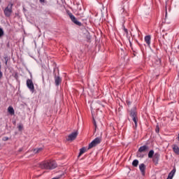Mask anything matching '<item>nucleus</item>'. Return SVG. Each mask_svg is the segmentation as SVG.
I'll return each instance as SVG.
<instances>
[{
    "mask_svg": "<svg viewBox=\"0 0 179 179\" xmlns=\"http://www.w3.org/2000/svg\"><path fill=\"white\" fill-rule=\"evenodd\" d=\"M39 167L46 170H52L57 167V163L55 161H44L39 164Z\"/></svg>",
    "mask_w": 179,
    "mask_h": 179,
    "instance_id": "f257e3e1",
    "label": "nucleus"
},
{
    "mask_svg": "<svg viewBox=\"0 0 179 179\" xmlns=\"http://www.w3.org/2000/svg\"><path fill=\"white\" fill-rule=\"evenodd\" d=\"M12 6H13V4L10 3L4 10V14L7 17H9L12 15Z\"/></svg>",
    "mask_w": 179,
    "mask_h": 179,
    "instance_id": "f03ea898",
    "label": "nucleus"
},
{
    "mask_svg": "<svg viewBox=\"0 0 179 179\" xmlns=\"http://www.w3.org/2000/svg\"><path fill=\"white\" fill-rule=\"evenodd\" d=\"M27 87L29 89L31 93H34V84L33 83V80L31 79L27 80Z\"/></svg>",
    "mask_w": 179,
    "mask_h": 179,
    "instance_id": "7ed1b4c3",
    "label": "nucleus"
},
{
    "mask_svg": "<svg viewBox=\"0 0 179 179\" xmlns=\"http://www.w3.org/2000/svg\"><path fill=\"white\" fill-rule=\"evenodd\" d=\"M69 16L71 22H73V23H74L75 24H77V26H82V22L78 21L75 15H72V13H69Z\"/></svg>",
    "mask_w": 179,
    "mask_h": 179,
    "instance_id": "20e7f679",
    "label": "nucleus"
},
{
    "mask_svg": "<svg viewBox=\"0 0 179 179\" xmlns=\"http://www.w3.org/2000/svg\"><path fill=\"white\" fill-rule=\"evenodd\" d=\"M101 142V139L100 138H96L93 141L90 143L89 145L88 149H92V148H94V146H97L99 143Z\"/></svg>",
    "mask_w": 179,
    "mask_h": 179,
    "instance_id": "39448f33",
    "label": "nucleus"
},
{
    "mask_svg": "<svg viewBox=\"0 0 179 179\" xmlns=\"http://www.w3.org/2000/svg\"><path fill=\"white\" fill-rule=\"evenodd\" d=\"M78 136V132L74 131L69 135L67 138V141H75L76 139V137Z\"/></svg>",
    "mask_w": 179,
    "mask_h": 179,
    "instance_id": "423d86ee",
    "label": "nucleus"
},
{
    "mask_svg": "<svg viewBox=\"0 0 179 179\" xmlns=\"http://www.w3.org/2000/svg\"><path fill=\"white\" fill-rule=\"evenodd\" d=\"M151 40H152V36H150V35H147L144 38V41L146 43V44L148 45V47H150Z\"/></svg>",
    "mask_w": 179,
    "mask_h": 179,
    "instance_id": "0eeeda50",
    "label": "nucleus"
},
{
    "mask_svg": "<svg viewBox=\"0 0 179 179\" xmlns=\"http://www.w3.org/2000/svg\"><path fill=\"white\" fill-rule=\"evenodd\" d=\"M140 171H141V173L143 176H145V170H146V166H145V164H141L139 165Z\"/></svg>",
    "mask_w": 179,
    "mask_h": 179,
    "instance_id": "6e6552de",
    "label": "nucleus"
},
{
    "mask_svg": "<svg viewBox=\"0 0 179 179\" xmlns=\"http://www.w3.org/2000/svg\"><path fill=\"white\" fill-rule=\"evenodd\" d=\"M55 82L56 86H59V83H61V82H62V79H61V77H59V76H55Z\"/></svg>",
    "mask_w": 179,
    "mask_h": 179,
    "instance_id": "1a4fd4ad",
    "label": "nucleus"
},
{
    "mask_svg": "<svg viewBox=\"0 0 179 179\" xmlns=\"http://www.w3.org/2000/svg\"><path fill=\"white\" fill-rule=\"evenodd\" d=\"M159 157H160V154H159L158 152H156L153 157V162L157 163V162H159Z\"/></svg>",
    "mask_w": 179,
    "mask_h": 179,
    "instance_id": "9d476101",
    "label": "nucleus"
},
{
    "mask_svg": "<svg viewBox=\"0 0 179 179\" xmlns=\"http://www.w3.org/2000/svg\"><path fill=\"white\" fill-rule=\"evenodd\" d=\"M148 149H149V147H148L147 145H143L139 148L138 152L140 153H142V152H146V150H148Z\"/></svg>",
    "mask_w": 179,
    "mask_h": 179,
    "instance_id": "9b49d317",
    "label": "nucleus"
},
{
    "mask_svg": "<svg viewBox=\"0 0 179 179\" xmlns=\"http://www.w3.org/2000/svg\"><path fill=\"white\" fill-rule=\"evenodd\" d=\"M8 112L9 113L10 115H15V109H13V107L9 106L8 108Z\"/></svg>",
    "mask_w": 179,
    "mask_h": 179,
    "instance_id": "f8f14e48",
    "label": "nucleus"
},
{
    "mask_svg": "<svg viewBox=\"0 0 179 179\" xmlns=\"http://www.w3.org/2000/svg\"><path fill=\"white\" fill-rule=\"evenodd\" d=\"M173 150L174 153H176V155H179V148H178V145H173Z\"/></svg>",
    "mask_w": 179,
    "mask_h": 179,
    "instance_id": "ddd939ff",
    "label": "nucleus"
},
{
    "mask_svg": "<svg viewBox=\"0 0 179 179\" xmlns=\"http://www.w3.org/2000/svg\"><path fill=\"white\" fill-rule=\"evenodd\" d=\"M86 152V148H83L80 150V153L78 155V157H80V156H82V155H83V153Z\"/></svg>",
    "mask_w": 179,
    "mask_h": 179,
    "instance_id": "4468645a",
    "label": "nucleus"
},
{
    "mask_svg": "<svg viewBox=\"0 0 179 179\" xmlns=\"http://www.w3.org/2000/svg\"><path fill=\"white\" fill-rule=\"evenodd\" d=\"M138 164H139V161L134 159L132 162V166H134V167H138Z\"/></svg>",
    "mask_w": 179,
    "mask_h": 179,
    "instance_id": "2eb2a0df",
    "label": "nucleus"
},
{
    "mask_svg": "<svg viewBox=\"0 0 179 179\" xmlns=\"http://www.w3.org/2000/svg\"><path fill=\"white\" fill-rule=\"evenodd\" d=\"M153 155H155V151H153V150H151L148 152V157H149V159H152V157H153Z\"/></svg>",
    "mask_w": 179,
    "mask_h": 179,
    "instance_id": "dca6fc26",
    "label": "nucleus"
},
{
    "mask_svg": "<svg viewBox=\"0 0 179 179\" xmlns=\"http://www.w3.org/2000/svg\"><path fill=\"white\" fill-rule=\"evenodd\" d=\"M43 150V148H36L34 150V153H40Z\"/></svg>",
    "mask_w": 179,
    "mask_h": 179,
    "instance_id": "f3484780",
    "label": "nucleus"
},
{
    "mask_svg": "<svg viewBox=\"0 0 179 179\" xmlns=\"http://www.w3.org/2000/svg\"><path fill=\"white\" fill-rule=\"evenodd\" d=\"M132 120L134 122L135 127L136 128L138 127V117H134Z\"/></svg>",
    "mask_w": 179,
    "mask_h": 179,
    "instance_id": "a211bd4d",
    "label": "nucleus"
},
{
    "mask_svg": "<svg viewBox=\"0 0 179 179\" xmlns=\"http://www.w3.org/2000/svg\"><path fill=\"white\" fill-rule=\"evenodd\" d=\"M130 115H131V117H132V119H133V118H136V117H138L136 116V113H135L134 111L131 112Z\"/></svg>",
    "mask_w": 179,
    "mask_h": 179,
    "instance_id": "6ab92c4d",
    "label": "nucleus"
},
{
    "mask_svg": "<svg viewBox=\"0 0 179 179\" xmlns=\"http://www.w3.org/2000/svg\"><path fill=\"white\" fill-rule=\"evenodd\" d=\"M23 130V124H20L18 125V131H22Z\"/></svg>",
    "mask_w": 179,
    "mask_h": 179,
    "instance_id": "aec40b11",
    "label": "nucleus"
},
{
    "mask_svg": "<svg viewBox=\"0 0 179 179\" xmlns=\"http://www.w3.org/2000/svg\"><path fill=\"white\" fill-rule=\"evenodd\" d=\"M4 61H5L6 65L8 64V61H9V58H8V57H4Z\"/></svg>",
    "mask_w": 179,
    "mask_h": 179,
    "instance_id": "412c9836",
    "label": "nucleus"
},
{
    "mask_svg": "<svg viewBox=\"0 0 179 179\" xmlns=\"http://www.w3.org/2000/svg\"><path fill=\"white\" fill-rule=\"evenodd\" d=\"M176 167H174L173 169L170 173H171V174L174 176V174H176Z\"/></svg>",
    "mask_w": 179,
    "mask_h": 179,
    "instance_id": "4be33fe9",
    "label": "nucleus"
},
{
    "mask_svg": "<svg viewBox=\"0 0 179 179\" xmlns=\"http://www.w3.org/2000/svg\"><path fill=\"white\" fill-rule=\"evenodd\" d=\"M137 156L138 157H143V155H142L140 152H138Z\"/></svg>",
    "mask_w": 179,
    "mask_h": 179,
    "instance_id": "5701e85b",
    "label": "nucleus"
},
{
    "mask_svg": "<svg viewBox=\"0 0 179 179\" xmlns=\"http://www.w3.org/2000/svg\"><path fill=\"white\" fill-rule=\"evenodd\" d=\"M168 177L171 178L173 179V177H174V175L172 174L171 173H169Z\"/></svg>",
    "mask_w": 179,
    "mask_h": 179,
    "instance_id": "b1692460",
    "label": "nucleus"
},
{
    "mask_svg": "<svg viewBox=\"0 0 179 179\" xmlns=\"http://www.w3.org/2000/svg\"><path fill=\"white\" fill-rule=\"evenodd\" d=\"M1 36H3V30L1 29Z\"/></svg>",
    "mask_w": 179,
    "mask_h": 179,
    "instance_id": "393cba45",
    "label": "nucleus"
},
{
    "mask_svg": "<svg viewBox=\"0 0 179 179\" xmlns=\"http://www.w3.org/2000/svg\"><path fill=\"white\" fill-rule=\"evenodd\" d=\"M41 3H44L45 0H39Z\"/></svg>",
    "mask_w": 179,
    "mask_h": 179,
    "instance_id": "a878e982",
    "label": "nucleus"
},
{
    "mask_svg": "<svg viewBox=\"0 0 179 179\" xmlns=\"http://www.w3.org/2000/svg\"><path fill=\"white\" fill-rule=\"evenodd\" d=\"M177 139H178V141H179V134H178Z\"/></svg>",
    "mask_w": 179,
    "mask_h": 179,
    "instance_id": "bb28decb",
    "label": "nucleus"
},
{
    "mask_svg": "<svg viewBox=\"0 0 179 179\" xmlns=\"http://www.w3.org/2000/svg\"><path fill=\"white\" fill-rule=\"evenodd\" d=\"M124 31H125L126 32H127V31H128V30H127V29H124Z\"/></svg>",
    "mask_w": 179,
    "mask_h": 179,
    "instance_id": "cd10ccee",
    "label": "nucleus"
},
{
    "mask_svg": "<svg viewBox=\"0 0 179 179\" xmlns=\"http://www.w3.org/2000/svg\"><path fill=\"white\" fill-rule=\"evenodd\" d=\"M0 37H1V27H0Z\"/></svg>",
    "mask_w": 179,
    "mask_h": 179,
    "instance_id": "c85d7f7f",
    "label": "nucleus"
},
{
    "mask_svg": "<svg viewBox=\"0 0 179 179\" xmlns=\"http://www.w3.org/2000/svg\"><path fill=\"white\" fill-rule=\"evenodd\" d=\"M156 132H159V130H156Z\"/></svg>",
    "mask_w": 179,
    "mask_h": 179,
    "instance_id": "c756f323",
    "label": "nucleus"
},
{
    "mask_svg": "<svg viewBox=\"0 0 179 179\" xmlns=\"http://www.w3.org/2000/svg\"><path fill=\"white\" fill-rule=\"evenodd\" d=\"M178 50H179V45H178Z\"/></svg>",
    "mask_w": 179,
    "mask_h": 179,
    "instance_id": "7c9ffc66",
    "label": "nucleus"
},
{
    "mask_svg": "<svg viewBox=\"0 0 179 179\" xmlns=\"http://www.w3.org/2000/svg\"><path fill=\"white\" fill-rule=\"evenodd\" d=\"M8 138H6V140L7 141Z\"/></svg>",
    "mask_w": 179,
    "mask_h": 179,
    "instance_id": "2f4dec72",
    "label": "nucleus"
}]
</instances>
